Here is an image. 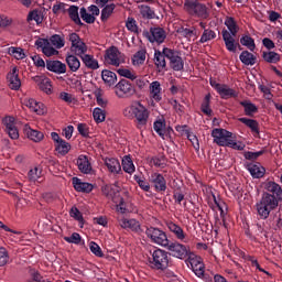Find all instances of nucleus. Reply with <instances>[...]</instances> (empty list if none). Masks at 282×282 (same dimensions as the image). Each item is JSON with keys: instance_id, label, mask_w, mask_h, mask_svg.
I'll list each match as a JSON object with an SVG mask.
<instances>
[{"instance_id": "nucleus-1", "label": "nucleus", "mask_w": 282, "mask_h": 282, "mask_svg": "<svg viewBox=\"0 0 282 282\" xmlns=\"http://www.w3.org/2000/svg\"><path fill=\"white\" fill-rule=\"evenodd\" d=\"M265 193L262 194L260 202L256 204V210L260 219H268L272 210L279 208V202L282 199L281 185L273 181L264 183Z\"/></svg>"}, {"instance_id": "nucleus-2", "label": "nucleus", "mask_w": 282, "mask_h": 282, "mask_svg": "<svg viewBox=\"0 0 282 282\" xmlns=\"http://www.w3.org/2000/svg\"><path fill=\"white\" fill-rule=\"evenodd\" d=\"M123 116L124 118H128V120H133L134 118L137 129H144L149 122V116H151V112L144 105H142V102L135 101L123 109Z\"/></svg>"}, {"instance_id": "nucleus-3", "label": "nucleus", "mask_w": 282, "mask_h": 282, "mask_svg": "<svg viewBox=\"0 0 282 282\" xmlns=\"http://www.w3.org/2000/svg\"><path fill=\"white\" fill-rule=\"evenodd\" d=\"M212 138H214V142L218 147H229V149H235L236 151H243V149H246L243 142H237L232 132L223 128H215L212 131Z\"/></svg>"}, {"instance_id": "nucleus-4", "label": "nucleus", "mask_w": 282, "mask_h": 282, "mask_svg": "<svg viewBox=\"0 0 282 282\" xmlns=\"http://www.w3.org/2000/svg\"><path fill=\"white\" fill-rule=\"evenodd\" d=\"M225 25L229 30H223V41L225 42L226 48L228 52H237V43H235V36L239 32V25L235 18L227 17L225 19Z\"/></svg>"}, {"instance_id": "nucleus-5", "label": "nucleus", "mask_w": 282, "mask_h": 282, "mask_svg": "<svg viewBox=\"0 0 282 282\" xmlns=\"http://www.w3.org/2000/svg\"><path fill=\"white\" fill-rule=\"evenodd\" d=\"M183 10L189 17H197V19H208L210 17L208 7L198 0H184Z\"/></svg>"}, {"instance_id": "nucleus-6", "label": "nucleus", "mask_w": 282, "mask_h": 282, "mask_svg": "<svg viewBox=\"0 0 282 282\" xmlns=\"http://www.w3.org/2000/svg\"><path fill=\"white\" fill-rule=\"evenodd\" d=\"M149 265L152 270H166L169 268V252L162 249H156L152 252V257L149 258Z\"/></svg>"}, {"instance_id": "nucleus-7", "label": "nucleus", "mask_w": 282, "mask_h": 282, "mask_svg": "<svg viewBox=\"0 0 282 282\" xmlns=\"http://www.w3.org/2000/svg\"><path fill=\"white\" fill-rule=\"evenodd\" d=\"M145 235L151 243H156V246H162L163 248L169 246V237L166 236V232L158 227H147Z\"/></svg>"}, {"instance_id": "nucleus-8", "label": "nucleus", "mask_w": 282, "mask_h": 282, "mask_svg": "<svg viewBox=\"0 0 282 282\" xmlns=\"http://www.w3.org/2000/svg\"><path fill=\"white\" fill-rule=\"evenodd\" d=\"M102 193L106 197H111L113 204H116L118 213L124 215L127 213V205H124V198L120 196V192H113L111 185H106L102 187Z\"/></svg>"}, {"instance_id": "nucleus-9", "label": "nucleus", "mask_w": 282, "mask_h": 282, "mask_svg": "<svg viewBox=\"0 0 282 282\" xmlns=\"http://www.w3.org/2000/svg\"><path fill=\"white\" fill-rule=\"evenodd\" d=\"M68 41L70 42V52L75 54V56H83V54H87L89 47L87 44L80 39L77 33H70L68 36Z\"/></svg>"}, {"instance_id": "nucleus-10", "label": "nucleus", "mask_w": 282, "mask_h": 282, "mask_svg": "<svg viewBox=\"0 0 282 282\" xmlns=\"http://www.w3.org/2000/svg\"><path fill=\"white\" fill-rule=\"evenodd\" d=\"M115 93L118 98H131V96H135V86L127 79H121L115 86Z\"/></svg>"}, {"instance_id": "nucleus-11", "label": "nucleus", "mask_w": 282, "mask_h": 282, "mask_svg": "<svg viewBox=\"0 0 282 282\" xmlns=\"http://www.w3.org/2000/svg\"><path fill=\"white\" fill-rule=\"evenodd\" d=\"M163 54L170 61V66L174 72H182L184 69V59H182L177 51L165 47L163 48Z\"/></svg>"}, {"instance_id": "nucleus-12", "label": "nucleus", "mask_w": 282, "mask_h": 282, "mask_svg": "<svg viewBox=\"0 0 282 282\" xmlns=\"http://www.w3.org/2000/svg\"><path fill=\"white\" fill-rule=\"evenodd\" d=\"M51 138L54 142L56 155L65 156L67 155V153H69V151H72V144H69V142L61 138V135H58L56 132H52Z\"/></svg>"}, {"instance_id": "nucleus-13", "label": "nucleus", "mask_w": 282, "mask_h": 282, "mask_svg": "<svg viewBox=\"0 0 282 282\" xmlns=\"http://www.w3.org/2000/svg\"><path fill=\"white\" fill-rule=\"evenodd\" d=\"M170 254L176 259L184 260L191 254V249L180 242H172L166 246Z\"/></svg>"}, {"instance_id": "nucleus-14", "label": "nucleus", "mask_w": 282, "mask_h": 282, "mask_svg": "<svg viewBox=\"0 0 282 282\" xmlns=\"http://www.w3.org/2000/svg\"><path fill=\"white\" fill-rule=\"evenodd\" d=\"M188 259L186 261L187 265L193 270V272L196 274V276H204L205 272V265H204V260L202 257L195 254V253H189L187 256Z\"/></svg>"}, {"instance_id": "nucleus-15", "label": "nucleus", "mask_w": 282, "mask_h": 282, "mask_svg": "<svg viewBox=\"0 0 282 282\" xmlns=\"http://www.w3.org/2000/svg\"><path fill=\"white\" fill-rule=\"evenodd\" d=\"M105 62L108 65H113V67H120V63H122V53L116 46H110L106 50L105 53Z\"/></svg>"}, {"instance_id": "nucleus-16", "label": "nucleus", "mask_w": 282, "mask_h": 282, "mask_svg": "<svg viewBox=\"0 0 282 282\" xmlns=\"http://www.w3.org/2000/svg\"><path fill=\"white\" fill-rule=\"evenodd\" d=\"M149 98L151 100L152 107H155L154 102H161L162 100V84L155 80L149 85Z\"/></svg>"}, {"instance_id": "nucleus-17", "label": "nucleus", "mask_w": 282, "mask_h": 282, "mask_svg": "<svg viewBox=\"0 0 282 282\" xmlns=\"http://www.w3.org/2000/svg\"><path fill=\"white\" fill-rule=\"evenodd\" d=\"M149 182L158 193H164L166 191V178H164V175L154 172L150 175Z\"/></svg>"}, {"instance_id": "nucleus-18", "label": "nucleus", "mask_w": 282, "mask_h": 282, "mask_svg": "<svg viewBox=\"0 0 282 282\" xmlns=\"http://www.w3.org/2000/svg\"><path fill=\"white\" fill-rule=\"evenodd\" d=\"M119 225L124 230H131L132 232H137V235L142 232V225L135 218H121L119 219Z\"/></svg>"}, {"instance_id": "nucleus-19", "label": "nucleus", "mask_w": 282, "mask_h": 282, "mask_svg": "<svg viewBox=\"0 0 282 282\" xmlns=\"http://www.w3.org/2000/svg\"><path fill=\"white\" fill-rule=\"evenodd\" d=\"M145 36L150 43H162L166 40V31L162 28H151L150 32L145 33Z\"/></svg>"}, {"instance_id": "nucleus-20", "label": "nucleus", "mask_w": 282, "mask_h": 282, "mask_svg": "<svg viewBox=\"0 0 282 282\" xmlns=\"http://www.w3.org/2000/svg\"><path fill=\"white\" fill-rule=\"evenodd\" d=\"M35 45L37 48L42 50L45 56L58 55V51L52 46V43L47 39H37L35 41Z\"/></svg>"}, {"instance_id": "nucleus-21", "label": "nucleus", "mask_w": 282, "mask_h": 282, "mask_svg": "<svg viewBox=\"0 0 282 282\" xmlns=\"http://www.w3.org/2000/svg\"><path fill=\"white\" fill-rule=\"evenodd\" d=\"M24 105L31 111H33V113H36V116H45V113H47V107H45L43 102L36 101L35 99H25Z\"/></svg>"}, {"instance_id": "nucleus-22", "label": "nucleus", "mask_w": 282, "mask_h": 282, "mask_svg": "<svg viewBox=\"0 0 282 282\" xmlns=\"http://www.w3.org/2000/svg\"><path fill=\"white\" fill-rule=\"evenodd\" d=\"M4 127H6V131L9 135V138H11V140H19V129L17 128V124L14 123V117H6L2 120Z\"/></svg>"}, {"instance_id": "nucleus-23", "label": "nucleus", "mask_w": 282, "mask_h": 282, "mask_svg": "<svg viewBox=\"0 0 282 282\" xmlns=\"http://www.w3.org/2000/svg\"><path fill=\"white\" fill-rule=\"evenodd\" d=\"M7 80L9 83L10 89L15 91L21 88V78H19V68L14 66L7 75Z\"/></svg>"}, {"instance_id": "nucleus-24", "label": "nucleus", "mask_w": 282, "mask_h": 282, "mask_svg": "<svg viewBox=\"0 0 282 282\" xmlns=\"http://www.w3.org/2000/svg\"><path fill=\"white\" fill-rule=\"evenodd\" d=\"M46 68L48 72H53L54 74H66L67 65L61 61H50L46 63Z\"/></svg>"}, {"instance_id": "nucleus-25", "label": "nucleus", "mask_w": 282, "mask_h": 282, "mask_svg": "<svg viewBox=\"0 0 282 282\" xmlns=\"http://www.w3.org/2000/svg\"><path fill=\"white\" fill-rule=\"evenodd\" d=\"M73 186L78 193H91L94 191L93 184L85 183L78 177H73Z\"/></svg>"}, {"instance_id": "nucleus-26", "label": "nucleus", "mask_w": 282, "mask_h": 282, "mask_svg": "<svg viewBox=\"0 0 282 282\" xmlns=\"http://www.w3.org/2000/svg\"><path fill=\"white\" fill-rule=\"evenodd\" d=\"M79 58L84 63L85 67H87V69L96 70L100 67V65L98 64V59L94 58V55L84 53L79 56Z\"/></svg>"}, {"instance_id": "nucleus-27", "label": "nucleus", "mask_w": 282, "mask_h": 282, "mask_svg": "<svg viewBox=\"0 0 282 282\" xmlns=\"http://www.w3.org/2000/svg\"><path fill=\"white\" fill-rule=\"evenodd\" d=\"M131 61L133 67H142V65H144V63L147 62V48H141L135 52L132 55Z\"/></svg>"}, {"instance_id": "nucleus-28", "label": "nucleus", "mask_w": 282, "mask_h": 282, "mask_svg": "<svg viewBox=\"0 0 282 282\" xmlns=\"http://www.w3.org/2000/svg\"><path fill=\"white\" fill-rule=\"evenodd\" d=\"M77 166L80 173L89 175L91 173V163H89V159L87 155H79L77 159Z\"/></svg>"}, {"instance_id": "nucleus-29", "label": "nucleus", "mask_w": 282, "mask_h": 282, "mask_svg": "<svg viewBox=\"0 0 282 282\" xmlns=\"http://www.w3.org/2000/svg\"><path fill=\"white\" fill-rule=\"evenodd\" d=\"M24 132L29 140H32V142H43V139L45 138V134L42 131L34 130L29 126H25Z\"/></svg>"}, {"instance_id": "nucleus-30", "label": "nucleus", "mask_w": 282, "mask_h": 282, "mask_svg": "<svg viewBox=\"0 0 282 282\" xmlns=\"http://www.w3.org/2000/svg\"><path fill=\"white\" fill-rule=\"evenodd\" d=\"M65 61L70 72L76 73L80 69V59H78V55L67 54Z\"/></svg>"}, {"instance_id": "nucleus-31", "label": "nucleus", "mask_w": 282, "mask_h": 282, "mask_svg": "<svg viewBox=\"0 0 282 282\" xmlns=\"http://www.w3.org/2000/svg\"><path fill=\"white\" fill-rule=\"evenodd\" d=\"M105 165L107 166L109 173L113 175H118L120 171H122V166L120 165V161L118 159L108 158L105 160Z\"/></svg>"}, {"instance_id": "nucleus-32", "label": "nucleus", "mask_w": 282, "mask_h": 282, "mask_svg": "<svg viewBox=\"0 0 282 282\" xmlns=\"http://www.w3.org/2000/svg\"><path fill=\"white\" fill-rule=\"evenodd\" d=\"M166 226L170 232H173V235L178 239V241H184V239H186V232H184V229H182L180 225L173 221H169Z\"/></svg>"}, {"instance_id": "nucleus-33", "label": "nucleus", "mask_w": 282, "mask_h": 282, "mask_svg": "<svg viewBox=\"0 0 282 282\" xmlns=\"http://www.w3.org/2000/svg\"><path fill=\"white\" fill-rule=\"evenodd\" d=\"M33 80L37 83L40 89L44 91V94H52V82L50 80V78L35 76Z\"/></svg>"}, {"instance_id": "nucleus-34", "label": "nucleus", "mask_w": 282, "mask_h": 282, "mask_svg": "<svg viewBox=\"0 0 282 282\" xmlns=\"http://www.w3.org/2000/svg\"><path fill=\"white\" fill-rule=\"evenodd\" d=\"M101 78L105 85H107L108 87H113V85L118 83V75L109 69H105L101 72Z\"/></svg>"}, {"instance_id": "nucleus-35", "label": "nucleus", "mask_w": 282, "mask_h": 282, "mask_svg": "<svg viewBox=\"0 0 282 282\" xmlns=\"http://www.w3.org/2000/svg\"><path fill=\"white\" fill-rule=\"evenodd\" d=\"M217 94H219L220 98H223V100H228L230 98H237L238 94L235 89L229 88L228 85L223 84V86H220V89L217 91Z\"/></svg>"}, {"instance_id": "nucleus-36", "label": "nucleus", "mask_w": 282, "mask_h": 282, "mask_svg": "<svg viewBox=\"0 0 282 282\" xmlns=\"http://www.w3.org/2000/svg\"><path fill=\"white\" fill-rule=\"evenodd\" d=\"M249 173H251L252 177L259 178L265 175V167L261 166L259 163H250L247 165Z\"/></svg>"}, {"instance_id": "nucleus-37", "label": "nucleus", "mask_w": 282, "mask_h": 282, "mask_svg": "<svg viewBox=\"0 0 282 282\" xmlns=\"http://www.w3.org/2000/svg\"><path fill=\"white\" fill-rule=\"evenodd\" d=\"M154 65L159 72H164V69H166V55H164V51L154 53Z\"/></svg>"}, {"instance_id": "nucleus-38", "label": "nucleus", "mask_w": 282, "mask_h": 282, "mask_svg": "<svg viewBox=\"0 0 282 282\" xmlns=\"http://www.w3.org/2000/svg\"><path fill=\"white\" fill-rule=\"evenodd\" d=\"M121 164L124 173H128L129 175H133L135 173V164H133V159H131L130 155H124Z\"/></svg>"}, {"instance_id": "nucleus-39", "label": "nucleus", "mask_w": 282, "mask_h": 282, "mask_svg": "<svg viewBox=\"0 0 282 282\" xmlns=\"http://www.w3.org/2000/svg\"><path fill=\"white\" fill-rule=\"evenodd\" d=\"M43 11L40 9H35L29 12L26 21L28 23H32V21H35L36 25H41V23H43Z\"/></svg>"}, {"instance_id": "nucleus-40", "label": "nucleus", "mask_w": 282, "mask_h": 282, "mask_svg": "<svg viewBox=\"0 0 282 282\" xmlns=\"http://www.w3.org/2000/svg\"><path fill=\"white\" fill-rule=\"evenodd\" d=\"M117 74L123 78H128L129 80H135V78H138V74L133 68L120 67L117 69Z\"/></svg>"}, {"instance_id": "nucleus-41", "label": "nucleus", "mask_w": 282, "mask_h": 282, "mask_svg": "<svg viewBox=\"0 0 282 282\" xmlns=\"http://www.w3.org/2000/svg\"><path fill=\"white\" fill-rule=\"evenodd\" d=\"M239 122H242V124H246L252 133H256V135H259V122L254 119H248V118H240Z\"/></svg>"}, {"instance_id": "nucleus-42", "label": "nucleus", "mask_w": 282, "mask_h": 282, "mask_svg": "<svg viewBox=\"0 0 282 282\" xmlns=\"http://www.w3.org/2000/svg\"><path fill=\"white\" fill-rule=\"evenodd\" d=\"M240 61L241 63H243V65H254V63H257V57L254 56V54L248 51H243L240 54Z\"/></svg>"}, {"instance_id": "nucleus-43", "label": "nucleus", "mask_w": 282, "mask_h": 282, "mask_svg": "<svg viewBox=\"0 0 282 282\" xmlns=\"http://www.w3.org/2000/svg\"><path fill=\"white\" fill-rule=\"evenodd\" d=\"M154 131L161 137L166 135V122L163 119H159L153 124Z\"/></svg>"}, {"instance_id": "nucleus-44", "label": "nucleus", "mask_w": 282, "mask_h": 282, "mask_svg": "<svg viewBox=\"0 0 282 282\" xmlns=\"http://www.w3.org/2000/svg\"><path fill=\"white\" fill-rule=\"evenodd\" d=\"M93 118L97 124H100V122H105L107 111H105L102 108H95L93 111Z\"/></svg>"}, {"instance_id": "nucleus-45", "label": "nucleus", "mask_w": 282, "mask_h": 282, "mask_svg": "<svg viewBox=\"0 0 282 282\" xmlns=\"http://www.w3.org/2000/svg\"><path fill=\"white\" fill-rule=\"evenodd\" d=\"M262 56L267 63L276 64L281 61V55L279 53L272 52V51L264 52Z\"/></svg>"}, {"instance_id": "nucleus-46", "label": "nucleus", "mask_w": 282, "mask_h": 282, "mask_svg": "<svg viewBox=\"0 0 282 282\" xmlns=\"http://www.w3.org/2000/svg\"><path fill=\"white\" fill-rule=\"evenodd\" d=\"M133 177L141 191H144L145 193H149V191H151V184L147 181V178L139 175H134Z\"/></svg>"}, {"instance_id": "nucleus-47", "label": "nucleus", "mask_w": 282, "mask_h": 282, "mask_svg": "<svg viewBox=\"0 0 282 282\" xmlns=\"http://www.w3.org/2000/svg\"><path fill=\"white\" fill-rule=\"evenodd\" d=\"M113 10H116V4L110 3L107 4L102 10H101V21H109V18L113 14Z\"/></svg>"}, {"instance_id": "nucleus-48", "label": "nucleus", "mask_w": 282, "mask_h": 282, "mask_svg": "<svg viewBox=\"0 0 282 282\" xmlns=\"http://www.w3.org/2000/svg\"><path fill=\"white\" fill-rule=\"evenodd\" d=\"M241 107L245 108V113L246 116H252L253 113H257V111H259V109L254 106V104L245 100V101H240Z\"/></svg>"}, {"instance_id": "nucleus-49", "label": "nucleus", "mask_w": 282, "mask_h": 282, "mask_svg": "<svg viewBox=\"0 0 282 282\" xmlns=\"http://www.w3.org/2000/svg\"><path fill=\"white\" fill-rule=\"evenodd\" d=\"M241 45H245V47H248L250 52H254L257 50V45L254 44V39H252L250 35H245L240 39Z\"/></svg>"}, {"instance_id": "nucleus-50", "label": "nucleus", "mask_w": 282, "mask_h": 282, "mask_svg": "<svg viewBox=\"0 0 282 282\" xmlns=\"http://www.w3.org/2000/svg\"><path fill=\"white\" fill-rule=\"evenodd\" d=\"M50 41H51L52 45H54V47H56V50H61V48L65 47V37L58 35V34L52 35Z\"/></svg>"}, {"instance_id": "nucleus-51", "label": "nucleus", "mask_w": 282, "mask_h": 282, "mask_svg": "<svg viewBox=\"0 0 282 282\" xmlns=\"http://www.w3.org/2000/svg\"><path fill=\"white\" fill-rule=\"evenodd\" d=\"M217 37V33H215V31L210 30V29H205L199 43H208V41H213V39Z\"/></svg>"}, {"instance_id": "nucleus-52", "label": "nucleus", "mask_w": 282, "mask_h": 282, "mask_svg": "<svg viewBox=\"0 0 282 282\" xmlns=\"http://www.w3.org/2000/svg\"><path fill=\"white\" fill-rule=\"evenodd\" d=\"M205 116H213V109H210V94H207L200 107Z\"/></svg>"}, {"instance_id": "nucleus-53", "label": "nucleus", "mask_w": 282, "mask_h": 282, "mask_svg": "<svg viewBox=\"0 0 282 282\" xmlns=\"http://www.w3.org/2000/svg\"><path fill=\"white\" fill-rule=\"evenodd\" d=\"M68 15L76 25H80V17L78 15V7L72 6L68 9Z\"/></svg>"}, {"instance_id": "nucleus-54", "label": "nucleus", "mask_w": 282, "mask_h": 282, "mask_svg": "<svg viewBox=\"0 0 282 282\" xmlns=\"http://www.w3.org/2000/svg\"><path fill=\"white\" fill-rule=\"evenodd\" d=\"M140 14L143 19H153L155 17V12L149 6H140Z\"/></svg>"}, {"instance_id": "nucleus-55", "label": "nucleus", "mask_w": 282, "mask_h": 282, "mask_svg": "<svg viewBox=\"0 0 282 282\" xmlns=\"http://www.w3.org/2000/svg\"><path fill=\"white\" fill-rule=\"evenodd\" d=\"M9 54L14 56L17 61H23L25 58V52L21 47H10Z\"/></svg>"}, {"instance_id": "nucleus-56", "label": "nucleus", "mask_w": 282, "mask_h": 282, "mask_svg": "<svg viewBox=\"0 0 282 282\" xmlns=\"http://www.w3.org/2000/svg\"><path fill=\"white\" fill-rule=\"evenodd\" d=\"M42 172L39 167H34L29 171V180L30 182H41Z\"/></svg>"}, {"instance_id": "nucleus-57", "label": "nucleus", "mask_w": 282, "mask_h": 282, "mask_svg": "<svg viewBox=\"0 0 282 282\" xmlns=\"http://www.w3.org/2000/svg\"><path fill=\"white\" fill-rule=\"evenodd\" d=\"M150 164L156 166V169H164L166 166V159L164 156H153L150 160Z\"/></svg>"}, {"instance_id": "nucleus-58", "label": "nucleus", "mask_w": 282, "mask_h": 282, "mask_svg": "<svg viewBox=\"0 0 282 282\" xmlns=\"http://www.w3.org/2000/svg\"><path fill=\"white\" fill-rule=\"evenodd\" d=\"M89 250H90V252H93V254H95V257H99L100 259H102V257H105V253L102 252V249L95 241H91L89 243Z\"/></svg>"}, {"instance_id": "nucleus-59", "label": "nucleus", "mask_w": 282, "mask_h": 282, "mask_svg": "<svg viewBox=\"0 0 282 282\" xmlns=\"http://www.w3.org/2000/svg\"><path fill=\"white\" fill-rule=\"evenodd\" d=\"M95 98L97 100V105L99 107H101L102 109H106L108 101L107 99L102 98V90L101 89H97L95 90Z\"/></svg>"}, {"instance_id": "nucleus-60", "label": "nucleus", "mask_w": 282, "mask_h": 282, "mask_svg": "<svg viewBox=\"0 0 282 282\" xmlns=\"http://www.w3.org/2000/svg\"><path fill=\"white\" fill-rule=\"evenodd\" d=\"M80 17L85 23H96V17H94L91 13H87V9L85 8L80 9Z\"/></svg>"}, {"instance_id": "nucleus-61", "label": "nucleus", "mask_w": 282, "mask_h": 282, "mask_svg": "<svg viewBox=\"0 0 282 282\" xmlns=\"http://www.w3.org/2000/svg\"><path fill=\"white\" fill-rule=\"evenodd\" d=\"M59 98L61 100H64V102H67V105H76V102H78V100H76L69 93H61Z\"/></svg>"}, {"instance_id": "nucleus-62", "label": "nucleus", "mask_w": 282, "mask_h": 282, "mask_svg": "<svg viewBox=\"0 0 282 282\" xmlns=\"http://www.w3.org/2000/svg\"><path fill=\"white\" fill-rule=\"evenodd\" d=\"M126 28L129 32L138 33V22L133 18H128L126 22Z\"/></svg>"}, {"instance_id": "nucleus-63", "label": "nucleus", "mask_w": 282, "mask_h": 282, "mask_svg": "<svg viewBox=\"0 0 282 282\" xmlns=\"http://www.w3.org/2000/svg\"><path fill=\"white\" fill-rule=\"evenodd\" d=\"M186 138L189 140L195 151H199V139H197V135L193 134L191 131H187Z\"/></svg>"}, {"instance_id": "nucleus-64", "label": "nucleus", "mask_w": 282, "mask_h": 282, "mask_svg": "<svg viewBox=\"0 0 282 282\" xmlns=\"http://www.w3.org/2000/svg\"><path fill=\"white\" fill-rule=\"evenodd\" d=\"M77 130L78 133L83 135V138H89V126H87V123H78Z\"/></svg>"}]
</instances>
